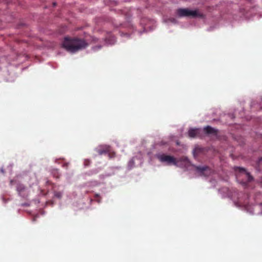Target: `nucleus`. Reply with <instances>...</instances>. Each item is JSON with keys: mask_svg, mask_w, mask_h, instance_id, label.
Wrapping results in <instances>:
<instances>
[{"mask_svg": "<svg viewBox=\"0 0 262 262\" xmlns=\"http://www.w3.org/2000/svg\"><path fill=\"white\" fill-rule=\"evenodd\" d=\"M63 47L68 52L74 53L82 50L88 46V43L83 39L65 38L63 42Z\"/></svg>", "mask_w": 262, "mask_h": 262, "instance_id": "obj_1", "label": "nucleus"}, {"mask_svg": "<svg viewBox=\"0 0 262 262\" xmlns=\"http://www.w3.org/2000/svg\"><path fill=\"white\" fill-rule=\"evenodd\" d=\"M177 15L179 17H190L192 18H203L204 15L198 10H190L188 8H179L177 10Z\"/></svg>", "mask_w": 262, "mask_h": 262, "instance_id": "obj_2", "label": "nucleus"}, {"mask_svg": "<svg viewBox=\"0 0 262 262\" xmlns=\"http://www.w3.org/2000/svg\"><path fill=\"white\" fill-rule=\"evenodd\" d=\"M157 158L160 161L165 163L168 165H173L177 166L178 162L182 161L185 162L187 160V158L182 157L180 158L179 160H177L176 158L170 155H167L165 154H160L157 155Z\"/></svg>", "mask_w": 262, "mask_h": 262, "instance_id": "obj_3", "label": "nucleus"}, {"mask_svg": "<svg viewBox=\"0 0 262 262\" xmlns=\"http://www.w3.org/2000/svg\"><path fill=\"white\" fill-rule=\"evenodd\" d=\"M235 170L238 171L241 173L245 175L246 178L247 179L248 182H250L252 180V176L249 172L246 171L245 169L242 167H236V168H235Z\"/></svg>", "mask_w": 262, "mask_h": 262, "instance_id": "obj_4", "label": "nucleus"}, {"mask_svg": "<svg viewBox=\"0 0 262 262\" xmlns=\"http://www.w3.org/2000/svg\"><path fill=\"white\" fill-rule=\"evenodd\" d=\"M204 133L208 135H216L217 133V130L212 128L210 126H206L204 128Z\"/></svg>", "mask_w": 262, "mask_h": 262, "instance_id": "obj_5", "label": "nucleus"}, {"mask_svg": "<svg viewBox=\"0 0 262 262\" xmlns=\"http://www.w3.org/2000/svg\"><path fill=\"white\" fill-rule=\"evenodd\" d=\"M199 133V129L198 128L190 129L188 130V136H189L190 138H195Z\"/></svg>", "mask_w": 262, "mask_h": 262, "instance_id": "obj_6", "label": "nucleus"}, {"mask_svg": "<svg viewBox=\"0 0 262 262\" xmlns=\"http://www.w3.org/2000/svg\"><path fill=\"white\" fill-rule=\"evenodd\" d=\"M195 169L202 174H204V172L208 169V166H196Z\"/></svg>", "mask_w": 262, "mask_h": 262, "instance_id": "obj_7", "label": "nucleus"}, {"mask_svg": "<svg viewBox=\"0 0 262 262\" xmlns=\"http://www.w3.org/2000/svg\"><path fill=\"white\" fill-rule=\"evenodd\" d=\"M25 190V187L24 185L19 184L16 186V190H17L18 194L21 195L22 193L24 192Z\"/></svg>", "mask_w": 262, "mask_h": 262, "instance_id": "obj_8", "label": "nucleus"}, {"mask_svg": "<svg viewBox=\"0 0 262 262\" xmlns=\"http://www.w3.org/2000/svg\"><path fill=\"white\" fill-rule=\"evenodd\" d=\"M109 152H110V147H106V148H105L104 149H99L98 150V153L100 155L104 154H106V153H109Z\"/></svg>", "mask_w": 262, "mask_h": 262, "instance_id": "obj_9", "label": "nucleus"}, {"mask_svg": "<svg viewBox=\"0 0 262 262\" xmlns=\"http://www.w3.org/2000/svg\"><path fill=\"white\" fill-rule=\"evenodd\" d=\"M55 196L57 197V198L60 199L61 196H62V193H61L59 192H56L55 193Z\"/></svg>", "mask_w": 262, "mask_h": 262, "instance_id": "obj_10", "label": "nucleus"}, {"mask_svg": "<svg viewBox=\"0 0 262 262\" xmlns=\"http://www.w3.org/2000/svg\"><path fill=\"white\" fill-rule=\"evenodd\" d=\"M54 176L56 178H58V171L57 170H55L54 171Z\"/></svg>", "mask_w": 262, "mask_h": 262, "instance_id": "obj_11", "label": "nucleus"}, {"mask_svg": "<svg viewBox=\"0 0 262 262\" xmlns=\"http://www.w3.org/2000/svg\"><path fill=\"white\" fill-rule=\"evenodd\" d=\"M106 40L110 42V43H112V42H111L112 41V38H106Z\"/></svg>", "mask_w": 262, "mask_h": 262, "instance_id": "obj_12", "label": "nucleus"}, {"mask_svg": "<svg viewBox=\"0 0 262 262\" xmlns=\"http://www.w3.org/2000/svg\"><path fill=\"white\" fill-rule=\"evenodd\" d=\"M95 196H96V198H98L99 197V194H96Z\"/></svg>", "mask_w": 262, "mask_h": 262, "instance_id": "obj_13", "label": "nucleus"}, {"mask_svg": "<svg viewBox=\"0 0 262 262\" xmlns=\"http://www.w3.org/2000/svg\"><path fill=\"white\" fill-rule=\"evenodd\" d=\"M259 162H262V158H260Z\"/></svg>", "mask_w": 262, "mask_h": 262, "instance_id": "obj_14", "label": "nucleus"}, {"mask_svg": "<svg viewBox=\"0 0 262 262\" xmlns=\"http://www.w3.org/2000/svg\"><path fill=\"white\" fill-rule=\"evenodd\" d=\"M53 5H54V6H55L56 5L55 3H53Z\"/></svg>", "mask_w": 262, "mask_h": 262, "instance_id": "obj_15", "label": "nucleus"}]
</instances>
